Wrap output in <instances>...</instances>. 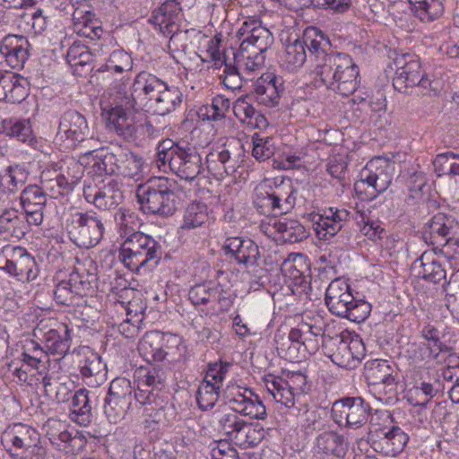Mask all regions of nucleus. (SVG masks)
<instances>
[{
  "instance_id": "f257e3e1",
  "label": "nucleus",
  "mask_w": 459,
  "mask_h": 459,
  "mask_svg": "<svg viewBox=\"0 0 459 459\" xmlns=\"http://www.w3.org/2000/svg\"><path fill=\"white\" fill-rule=\"evenodd\" d=\"M190 141L173 142L171 139L161 141L157 147L156 164L159 169H169L185 181L182 189L188 198L198 197L201 190L198 175L201 173L200 140L194 137Z\"/></svg>"
},
{
  "instance_id": "f03ea898",
  "label": "nucleus",
  "mask_w": 459,
  "mask_h": 459,
  "mask_svg": "<svg viewBox=\"0 0 459 459\" xmlns=\"http://www.w3.org/2000/svg\"><path fill=\"white\" fill-rule=\"evenodd\" d=\"M163 254L160 243L141 231H126L119 248L118 258L130 271L140 273L142 269L153 270Z\"/></svg>"
},
{
  "instance_id": "7ed1b4c3",
  "label": "nucleus",
  "mask_w": 459,
  "mask_h": 459,
  "mask_svg": "<svg viewBox=\"0 0 459 459\" xmlns=\"http://www.w3.org/2000/svg\"><path fill=\"white\" fill-rule=\"evenodd\" d=\"M175 182L165 177L149 178L136 189L137 201L144 213L172 215L177 210Z\"/></svg>"
},
{
  "instance_id": "20e7f679",
  "label": "nucleus",
  "mask_w": 459,
  "mask_h": 459,
  "mask_svg": "<svg viewBox=\"0 0 459 459\" xmlns=\"http://www.w3.org/2000/svg\"><path fill=\"white\" fill-rule=\"evenodd\" d=\"M134 379L137 383V388L134 392V400L142 405H150L154 414L149 413L152 420L155 423H163L164 416L163 399L160 393L165 386L167 379L166 371L154 365L141 367L134 372Z\"/></svg>"
},
{
  "instance_id": "39448f33",
  "label": "nucleus",
  "mask_w": 459,
  "mask_h": 459,
  "mask_svg": "<svg viewBox=\"0 0 459 459\" xmlns=\"http://www.w3.org/2000/svg\"><path fill=\"white\" fill-rule=\"evenodd\" d=\"M394 173V163L377 157L369 160L359 173L354 184L357 195L361 200L370 201L390 186Z\"/></svg>"
},
{
  "instance_id": "423d86ee",
  "label": "nucleus",
  "mask_w": 459,
  "mask_h": 459,
  "mask_svg": "<svg viewBox=\"0 0 459 459\" xmlns=\"http://www.w3.org/2000/svg\"><path fill=\"white\" fill-rule=\"evenodd\" d=\"M116 91L114 107L108 111L107 123L110 130L127 141H131L137 118L135 111L139 108L132 96L126 92V82L121 81L114 86Z\"/></svg>"
},
{
  "instance_id": "0eeeda50",
  "label": "nucleus",
  "mask_w": 459,
  "mask_h": 459,
  "mask_svg": "<svg viewBox=\"0 0 459 459\" xmlns=\"http://www.w3.org/2000/svg\"><path fill=\"white\" fill-rule=\"evenodd\" d=\"M323 349L335 365L346 369L356 368L366 354L362 340L351 338L348 333L324 337Z\"/></svg>"
},
{
  "instance_id": "6e6552de",
  "label": "nucleus",
  "mask_w": 459,
  "mask_h": 459,
  "mask_svg": "<svg viewBox=\"0 0 459 459\" xmlns=\"http://www.w3.org/2000/svg\"><path fill=\"white\" fill-rule=\"evenodd\" d=\"M68 237L80 248H91L103 238L105 227L100 216L93 211L77 212L66 222Z\"/></svg>"
},
{
  "instance_id": "1a4fd4ad",
  "label": "nucleus",
  "mask_w": 459,
  "mask_h": 459,
  "mask_svg": "<svg viewBox=\"0 0 459 459\" xmlns=\"http://www.w3.org/2000/svg\"><path fill=\"white\" fill-rule=\"evenodd\" d=\"M371 411L361 396H345L333 403L331 418L339 427L357 429L368 422Z\"/></svg>"
},
{
  "instance_id": "9d476101",
  "label": "nucleus",
  "mask_w": 459,
  "mask_h": 459,
  "mask_svg": "<svg viewBox=\"0 0 459 459\" xmlns=\"http://www.w3.org/2000/svg\"><path fill=\"white\" fill-rule=\"evenodd\" d=\"M0 269L19 281H34L39 275L35 258L26 248L5 245L0 250Z\"/></svg>"
},
{
  "instance_id": "9b49d317",
  "label": "nucleus",
  "mask_w": 459,
  "mask_h": 459,
  "mask_svg": "<svg viewBox=\"0 0 459 459\" xmlns=\"http://www.w3.org/2000/svg\"><path fill=\"white\" fill-rule=\"evenodd\" d=\"M122 81L126 82V95L132 96L135 104L139 108H145L148 112L151 110L152 99L159 98L168 86L156 75L144 71L135 76L133 83L129 82L128 78H123Z\"/></svg>"
},
{
  "instance_id": "f8f14e48",
  "label": "nucleus",
  "mask_w": 459,
  "mask_h": 459,
  "mask_svg": "<svg viewBox=\"0 0 459 459\" xmlns=\"http://www.w3.org/2000/svg\"><path fill=\"white\" fill-rule=\"evenodd\" d=\"M459 233V221L452 215L438 212L424 223L420 234L422 240L435 249L446 246L449 238Z\"/></svg>"
},
{
  "instance_id": "ddd939ff",
  "label": "nucleus",
  "mask_w": 459,
  "mask_h": 459,
  "mask_svg": "<svg viewBox=\"0 0 459 459\" xmlns=\"http://www.w3.org/2000/svg\"><path fill=\"white\" fill-rule=\"evenodd\" d=\"M237 37L241 41V55L248 51L265 53L274 40L271 31L255 19L244 22L237 32Z\"/></svg>"
},
{
  "instance_id": "4468645a",
  "label": "nucleus",
  "mask_w": 459,
  "mask_h": 459,
  "mask_svg": "<svg viewBox=\"0 0 459 459\" xmlns=\"http://www.w3.org/2000/svg\"><path fill=\"white\" fill-rule=\"evenodd\" d=\"M203 39H209L206 41V53L209 57H203V64L213 62V66L215 68L221 67L224 65L225 75L231 74H242L240 73L242 67L237 65L234 59L232 64L227 62V57H229V54L226 50L227 44L224 42V37L221 32H218L213 29L212 23H209L204 27V30H203Z\"/></svg>"
},
{
  "instance_id": "2eb2a0df",
  "label": "nucleus",
  "mask_w": 459,
  "mask_h": 459,
  "mask_svg": "<svg viewBox=\"0 0 459 459\" xmlns=\"http://www.w3.org/2000/svg\"><path fill=\"white\" fill-rule=\"evenodd\" d=\"M351 212L330 207L323 213H311L310 221L319 239L329 240L342 231L351 220Z\"/></svg>"
},
{
  "instance_id": "dca6fc26",
  "label": "nucleus",
  "mask_w": 459,
  "mask_h": 459,
  "mask_svg": "<svg viewBox=\"0 0 459 459\" xmlns=\"http://www.w3.org/2000/svg\"><path fill=\"white\" fill-rule=\"evenodd\" d=\"M395 76L394 88L400 92H406L408 88L415 87L421 81V65L420 58L411 53L400 54L394 59Z\"/></svg>"
},
{
  "instance_id": "f3484780",
  "label": "nucleus",
  "mask_w": 459,
  "mask_h": 459,
  "mask_svg": "<svg viewBox=\"0 0 459 459\" xmlns=\"http://www.w3.org/2000/svg\"><path fill=\"white\" fill-rule=\"evenodd\" d=\"M364 377L369 385L383 386L386 394H397L398 373L387 360L372 359L364 365Z\"/></svg>"
},
{
  "instance_id": "a211bd4d",
  "label": "nucleus",
  "mask_w": 459,
  "mask_h": 459,
  "mask_svg": "<svg viewBox=\"0 0 459 459\" xmlns=\"http://www.w3.org/2000/svg\"><path fill=\"white\" fill-rule=\"evenodd\" d=\"M371 447L385 456L394 457L402 453L409 441L408 435L399 427L376 430L369 438Z\"/></svg>"
},
{
  "instance_id": "6ab92c4d",
  "label": "nucleus",
  "mask_w": 459,
  "mask_h": 459,
  "mask_svg": "<svg viewBox=\"0 0 459 459\" xmlns=\"http://www.w3.org/2000/svg\"><path fill=\"white\" fill-rule=\"evenodd\" d=\"M6 443L11 444L8 448L12 455H21V459H27L22 455L26 452H32L39 442V434L32 427L15 423L4 433Z\"/></svg>"
},
{
  "instance_id": "aec40b11",
  "label": "nucleus",
  "mask_w": 459,
  "mask_h": 459,
  "mask_svg": "<svg viewBox=\"0 0 459 459\" xmlns=\"http://www.w3.org/2000/svg\"><path fill=\"white\" fill-rule=\"evenodd\" d=\"M182 10L177 0H166L152 11L149 22L159 27L164 36L172 38L179 30Z\"/></svg>"
},
{
  "instance_id": "412c9836",
  "label": "nucleus",
  "mask_w": 459,
  "mask_h": 459,
  "mask_svg": "<svg viewBox=\"0 0 459 459\" xmlns=\"http://www.w3.org/2000/svg\"><path fill=\"white\" fill-rule=\"evenodd\" d=\"M58 134H64L74 144L91 139L93 135L85 116L75 109H68L61 115Z\"/></svg>"
},
{
  "instance_id": "4be33fe9",
  "label": "nucleus",
  "mask_w": 459,
  "mask_h": 459,
  "mask_svg": "<svg viewBox=\"0 0 459 459\" xmlns=\"http://www.w3.org/2000/svg\"><path fill=\"white\" fill-rule=\"evenodd\" d=\"M47 195L38 185H29L22 191L20 203L30 224L39 226L43 222Z\"/></svg>"
},
{
  "instance_id": "5701e85b",
  "label": "nucleus",
  "mask_w": 459,
  "mask_h": 459,
  "mask_svg": "<svg viewBox=\"0 0 459 459\" xmlns=\"http://www.w3.org/2000/svg\"><path fill=\"white\" fill-rule=\"evenodd\" d=\"M230 364L213 362L208 364L205 376L203 377V389L205 390V396L203 395V411L214 407L220 397L221 383L228 372Z\"/></svg>"
},
{
  "instance_id": "b1692460",
  "label": "nucleus",
  "mask_w": 459,
  "mask_h": 459,
  "mask_svg": "<svg viewBox=\"0 0 459 459\" xmlns=\"http://www.w3.org/2000/svg\"><path fill=\"white\" fill-rule=\"evenodd\" d=\"M350 58L347 54L331 51L314 64V73L327 89H331L340 72L347 67Z\"/></svg>"
},
{
  "instance_id": "393cba45",
  "label": "nucleus",
  "mask_w": 459,
  "mask_h": 459,
  "mask_svg": "<svg viewBox=\"0 0 459 459\" xmlns=\"http://www.w3.org/2000/svg\"><path fill=\"white\" fill-rule=\"evenodd\" d=\"M30 47L25 37L9 34L1 41L0 53L10 67L21 69L30 56Z\"/></svg>"
},
{
  "instance_id": "a878e982",
  "label": "nucleus",
  "mask_w": 459,
  "mask_h": 459,
  "mask_svg": "<svg viewBox=\"0 0 459 459\" xmlns=\"http://www.w3.org/2000/svg\"><path fill=\"white\" fill-rule=\"evenodd\" d=\"M73 30L75 33L91 39H100L104 32L102 22L89 6L81 4L72 13Z\"/></svg>"
},
{
  "instance_id": "bb28decb",
  "label": "nucleus",
  "mask_w": 459,
  "mask_h": 459,
  "mask_svg": "<svg viewBox=\"0 0 459 459\" xmlns=\"http://www.w3.org/2000/svg\"><path fill=\"white\" fill-rule=\"evenodd\" d=\"M283 81L273 74H262L253 83V93L257 101L266 107L279 104L281 93L283 91Z\"/></svg>"
},
{
  "instance_id": "cd10ccee",
  "label": "nucleus",
  "mask_w": 459,
  "mask_h": 459,
  "mask_svg": "<svg viewBox=\"0 0 459 459\" xmlns=\"http://www.w3.org/2000/svg\"><path fill=\"white\" fill-rule=\"evenodd\" d=\"M225 254L238 264H255L260 256L258 246L250 238H228L223 245Z\"/></svg>"
},
{
  "instance_id": "c85d7f7f",
  "label": "nucleus",
  "mask_w": 459,
  "mask_h": 459,
  "mask_svg": "<svg viewBox=\"0 0 459 459\" xmlns=\"http://www.w3.org/2000/svg\"><path fill=\"white\" fill-rule=\"evenodd\" d=\"M353 300L351 286L346 280L335 278L328 285L325 291V302L328 310L335 315L343 312V305Z\"/></svg>"
},
{
  "instance_id": "c756f323",
  "label": "nucleus",
  "mask_w": 459,
  "mask_h": 459,
  "mask_svg": "<svg viewBox=\"0 0 459 459\" xmlns=\"http://www.w3.org/2000/svg\"><path fill=\"white\" fill-rule=\"evenodd\" d=\"M302 41L305 49L308 51V57L316 64L320 57L329 55L331 42L329 38L318 28L310 26L303 31Z\"/></svg>"
},
{
  "instance_id": "7c9ffc66",
  "label": "nucleus",
  "mask_w": 459,
  "mask_h": 459,
  "mask_svg": "<svg viewBox=\"0 0 459 459\" xmlns=\"http://www.w3.org/2000/svg\"><path fill=\"white\" fill-rule=\"evenodd\" d=\"M80 373L85 385L98 387L107 379V365L97 353H91L80 363Z\"/></svg>"
},
{
  "instance_id": "2f4dec72",
  "label": "nucleus",
  "mask_w": 459,
  "mask_h": 459,
  "mask_svg": "<svg viewBox=\"0 0 459 459\" xmlns=\"http://www.w3.org/2000/svg\"><path fill=\"white\" fill-rule=\"evenodd\" d=\"M317 454L344 457L348 451V442L335 431H325L318 435L315 446Z\"/></svg>"
},
{
  "instance_id": "473e14b6",
  "label": "nucleus",
  "mask_w": 459,
  "mask_h": 459,
  "mask_svg": "<svg viewBox=\"0 0 459 459\" xmlns=\"http://www.w3.org/2000/svg\"><path fill=\"white\" fill-rule=\"evenodd\" d=\"M29 178L24 164L14 163L0 172V188L4 194L13 195L23 186Z\"/></svg>"
},
{
  "instance_id": "72a5a7b5",
  "label": "nucleus",
  "mask_w": 459,
  "mask_h": 459,
  "mask_svg": "<svg viewBox=\"0 0 459 459\" xmlns=\"http://www.w3.org/2000/svg\"><path fill=\"white\" fill-rule=\"evenodd\" d=\"M265 387L277 403H281L287 408L294 407L300 398L296 395L285 379L269 376L264 378Z\"/></svg>"
},
{
  "instance_id": "f704fd0d",
  "label": "nucleus",
  "mask_w": 459,
  "mask_h": 459,
  "mask_svg": "<svg viewBox=\"0 0 459 459\" xmlns=\"http://www.w3.org/2000/svg\"><path fill=\"white\" fill-rule=\"evenodd\" d=\"M143 167L142 157L129 150L118 148L117 175L137 181L143 177Z\"/></svg>"
},
{
  "instance_id": "c9c22d12",
  "label": "nucleus",
  "mask_w": 459,
  "mask_h": 459,
  "mask_svg": "<svg viewBox=\"0 0 459 459\" xmlns=\"http://www.w3.org/2000/svg\"><path fill=\"white\" fill-rule=\"evenodd\" d=\"M271 190L275 214L287 213L295 206L297 191L290 180L287 182L281 180L280 184L271 187Z\"/></svg>"
},
{
  "instance_id": "e433bc0d",
  "label": "nucleus",
  "mask_w": 459,
  "mask_h": 459,
  "mask_svg": "<svg viewBox=\"0 0 459 459\" xmlns=\"http://www.w3.org/2000/svg\"><path fill=\"white\" fill-rule=\"evenodd\" d=\"M89 392L79 389L71 397L70 419L81 426H87L91 421V407L89 404Z\"/></svg>"
},
{
  "instance_id": "4c0bfd02",
  "label": "nucleus",
  "mask_w": 459,
  "mask_h": 459,
  "mask_svg": "<svg viewBox=\"0 0 459 459\" xmlns=\"http://www.w3.org/2000/svg\"><path fill=\"white\" fill-rule=\"evenodd\" d=\"M71 330L66 325H60L56 329H50L44 334L45 343L51 354L65 356L71 344Z\"/></svg>"
},
{
  "instance_id": "58836bf2",
  "label": "nucleus",
  "mask_w": 459,
  "mask_h": 459,
  "mask_svg": "<svg viewBox=\"0 0 459 459\" xmlns=\"http://www.w3.org/2000/svg\"><path fill=\"white\" fill-rule=\"evenodd\" d=\"M26 215L19 214L17 210H6L0 215V231L7 232L11 236L22 238L30 230Z\"/></svg>"
},
{
  "instance_id": "ea45409f",
  "label": "nucleus",
  "mask_w": 459,
  "mask_h": 459,
  "mask_svg": "<svg viewBox=\"0 0 459 459\" xmlns=\"http://www.w3.org/2000/svg\"><path fill=\"white\" fill-rule=\"evenodd\" d=\"M182 101V93L177 87H166L159 98L152 99L151 102V110L149 112L165 116L172 112Z\"/></svg>"
},
{
  "instance_id": "a19ab883",
  "label": "nucleus",
  "mask_w": 459,
  "mask_h": 459,
  "mask_svg": "<svg viewBox=\"0 0 459 459\" xmlns=\"http://www.w3.org/2000/svg\"><path fill=\"white\" fill-rule=\"evenodd\" d=\"M346 66L345 69L340 72L336 78V83L331 88V90L342 96L351 95L359 86V67L353 63L351 57Z\"/></svg>"
},
{
  "instance_id": "79ce46f5",
  "label": "nucleus",
  "mask_w": 459,
  "mask_h": 459,
  "mask_svg": "<svg viewBox=\"0 0 459 459\" xmlns=\"http://www.w3.org/2000/svg\"><path fill=\"white\" fill-rule=\"evenodd\" d=\"M124 195L119 184L109 179L100 186L96 208L103 211L115 209L123 201Z\"/></svg>"
},
{
  "instance_id": "37998d69",
  "label": "nucleus",
  "mask_w": 459,
  "mask_h": 459,
  "mask_svg": "<svg viewBox=\"0 0 459 459\" xmlns=\"http://www.w3.org/2000/svg\"><path fill=\"white\" fill-rule=\"evenodd\" d=\"M273 228L285 243L301 242L309 236L307 229L296 220L277 221L273 223Z\"/></svg>"
},
{
  "instance_id": "c03bdc74",
  "label": "nucleus",
  "mask_w": 459,
  "mask_h": 459,
  "mask_svg": "<svg viewBox=\"0 0 459 459\" xmlns=\"http://www.w3.org/2000/svg\"><path fill=\"white\" fill-rule=\"evenodd\" d=\"M42 384L46 395L55 398L58 403L68 402L73 395L74 384L70 380L62 382L60 378H53L50 375L46 374L43 377Z\"/></svg>"
},
{
  "instance_id": "a18cd8bd",
  "label": "nucleus",
  "mask_w": 459,
  "mask_h": 459,
  "mask_svg": "<svg viewBox=\"0 0 459 459\" xmlns=\"http://www.w3.org/2000/svg\"><path fill=\"white\" fill-rule=\"evenodd\" d=\"M4 92L2 93L1 101L9 103H20L28 96L25 88L26 80L15 73L7 74Z\"/></svg>"
},
{
  "instance_id": "49530a36",
  "label": "nucleus",
  "mask_w": 459,
  "mask_h": 459,
  "mask_svg": "<svg viewBox=\"0 0 459 459\" xmlns=\"http://www.w3.org/2000/svg\"><path fill=\"white\" fill-rule=\"evenodd\" d=\"M343 305V312L336 313L335 316L346 318L351 322L361 323L364 322L371 312V304L363 299L353 296V300Z\"/></svg>"
},
{
  "instance_id": "de8ad7c7",
  "label": "nucleus",
  "mask_w": 459,
  "mask_h": 459,
  "mask_svg": "<svg viewBox=\"0 0 459 459\" xmlns=\"http://www.w3.org/2000/svg\"><path fill=\"white\" fill-rule=\"evenodd\" d=\"M70 286L73 287L74 293L80 298L82 304L86 302L85 297L90 295L94 290V283L96 281V276L93 273L88 272L79 273L74 271L70 273L69 279L67 280Z\"/></svg>"
},
{
  "instance_id": "09e8293b",
  "label": "nucleus",
  "mask_w": 459,
  "mask_h": 459,
  "mask_svg": "<svg viewBox=\"0 0 459 459\" xmlns=\"http://www.w3.org/2000/svg\"><path fill=\"white\" fill-rule=\"evenodd\" d=\"M3 129L6 135L16 138L20 142L31 143L34 140L30 123L27 119H4Z\"/></svg>"
},
{
  "instance_id": "8fccbe9b",
  "label": "nucleus",
  "mask_w": 459,
  "mask_h": 459,
  "mask_svg": "<svg viewBox=\"0 0 459 459\" xmlns=\"http://www.w3.org/2000/svg\"><path fill=\"white\" fill-rule=\"evenodd\" d=\"M230 155L228 150L219 147L218 150L210 151L206 154L207 171L213 176L216 186H219L220 178L226 171L225 163L230 160Z\"/></svg>"
},
{
  "instance_id": "3c124183",
  "label": "nucleus",
  "mask_w": 459,
  "mask_h": 459,
  "mask_svg": "<svg viewBox=\"0 0 459 459\" xmlns=\"http://www.w3.org/2000/svg\"><path fill=\"white\" fill-rule=\"evenodd\" d=\"M160 333L158 332L149 333L144 335L139 344V351L145 357H151L154 361L165 359L168 352L164 351L163 344H160Z\"/></svg>"
},
{
  "instance_id": "603ef678",
  "label": "nucleus",
  "mask_w": 459,
  "mask_h": 459,
  "mask_svg": "<svg viewBox=\"0 0 459 459\" xmlns=\"http://www.w3.org/2000/svg\"><path fill=\"white\" fill-rule=\"evenodd\" d=\"M445 12L444 0H425L416 5L413 14L422 22H432L439 19Z\"/></svg>"
},
{
  "instance_id": "864d4df0",
  "label": "nucleus",
  "mask_w": 459,
  "mask_h": 459,
  "mask_svg": "<svg viewBox=\"0 0 459 459\" xmlns=\"http://www.w3.org/2000/svg\"><path fill=\"white\" fill-rule=\"evenodd\" d=\"M135 391L129 379L116 377L111 381L107 395L131 406Z\"/></svg>"
},
{
  "instance_id": "5fc2aeb1",
  "label": "nucleus",
  "mask_w": 459,
  "mask_h": 459,
  "mask_svg": "<svg viewBox=\"0 0 459 459\" xmlns=\"http://www.w3.org/2000/svg\"><path fill=\"white\" fill-rule=\"evenodd\" d=\"M322 320H318L315 323L303 322V329L307 332L304 335L305 350L310 353L316 352L319 346H323V338L330 337L325 335V331L322 325Z\"/></svg>"
},
{
  "instance_id": "6e6d98bb",
  "label": "nucleus",
  "mask_w": 459,
  "mask_h": 459,
  "mask_svg": "<svg viewBox=\"0 0 459 459\" xmlns=\"http://www.w3.org/2000/svg\"><path fill=\"white\" fill-rule=\"evenodd\" d=\"M232 54L235 63L242 67L244 72H255L261 70L264 65L265 53L248 51L244 52V55H241L240 49H238V52H235L232 49Z\"/></svg>"
},
{
  "instance_id": "4d7b16f0",
  "label": "nucleus",
  "mask_w": 459,
  "mask_h": 459,
  "mask_svg": "<svg viewBox=\"0 0 459 459\" xmlns=\"http://www.w3.org/2000/svg\"><path fill=\"white\" fill-rule=\"evenodd\" d=\"M418 261L420 262V266L422 267V279L435 284L439 283L441 281H444L445 284L449 283V281H446V270L443 268L440 262L437 260L429 262L425 254L414 263L416 264Z\"/></svg>"
},
{
  "instance_id": "13d9d810",
  "label": "nucleus",
  "mask_w": 459,
  "mask_h": 459,
  "mask_svg": "<svg viewBox=\"0 0 459 459\" xmlns=\"http://www.w3.org/2000/svg\"><path fill=\"white\" fill-rule=\"evenodd\" d=\"M133 67V59L131 56L123 49L114 50L108 56L107 63L101 65L98 71H115L123 73L130 71Z\"/></svg>"
},
{
  "instance_id": "bf43d9fd",
  "label": "nucleus",
  "mask_w": 459,
  "mask_h": 459,
  "mask_svg": "<svg viewBox=\"0 0 459 459\" xmlns=\"http://www.w3.org/2000/svg\"><path fill=\"white\" fill-rule=\"evenodd\" d=\"M229 108V100L221 95L207 99L203 105V122L204 120L216 121L223 117L224 111Z\"/></svg>"
},
{
  "instance_id": "052dcab7",
  "label": "nucleus",
  "mask_w": 459,
  "mask_h": 459,
  "mask_svg": "<svg viewBox=\"0 0 459 459\" xmlns=\"http://www.w3.org/2000/svg\"><path fill=\"white\" fill-rule=\"evenodd\" d=\"M54 299L61 306L80 307L83 305L68 281H62L56 286Z\"/></svg>"
},
{
  "instance_id": "680f3d73",
  "label": "nucleus",
  "mask_w": 459,
  "mask_h": 459,
  "mask_svg": "<svg viewBox=\"0 0 459 459\" xmlns=\"http://www.w3.org/2000/svg\"><path fill=\"white\" fill-rule=\"evenodd\" d=\"M130 407V405L107 395L103 410L108 420L116 424L125 418Z\"/></svg>"
},
{
  "instance_id": "e2e57ef3",
  "label": "nucleus",
  "mask_w": 459,
  "mask_h": 459,
  "mask_svg": "<svg viewBox=\"0 0 459 459\" xmlns=\"http://www.w3.org/2000/svg\"><path fill=\"white\" fill-rule=\"evenodd\" d=\"M207 182L212 186V188L204 189L203 186V212H205L208 216L211 215V218L214 220L215 215L221 210L219 186L215 185L216 188H214L213 183L210 179Z\"/></svg>"
},
{
  "instance_id": "0e129e2a",
  "label": "nucleus",
  "mask_w": 459,
  "mask_h": 459,
  "mask_svg": "<svg viewBox=\"0 0 459 459\" xmlns=\"http://www.w3.org/2000/svg\"><path fill=\"white\" fill-rule=\"evenodd\" d=\"M91 59L92 55L88 47L81 42H74L66 54V61L71 66H83Z\"/></svg>"
},
{
  "instance_id": "69168bd1",
  "label": "nucleus",
  "mask_w": 459,
  "mask_h": 459,
  "mask_svg": "<svg viewBox=\"0 0 459 459\" xmlns=\"http://www.w3.org/2000/svg\"><path fill=\"white\" fill-rule=\"evenodd\" d=\"M308 55L300 39L286 46L285 61L292 68L301 67Z\"/></svg>"
},
{
  "instance_id": "338daca9",
  "label": "nucleus",
  "mask_w": 459,
  "mask_h": 459,
  "mask_svg": "<svg viewBox=\"0 0 459 459\" xmlns=\"http://www.w3.org/2000/svg\"><path fill=\"white\" fill-rule=\"evenodd\" d=\"M254 158L258 161H264L274 154V147L271 137L261 138L258 134L252 137Z\"/></svg>"
},
{
  "instance_id": "774afa93",
  "label": "nucleus",
  "mask_w": 459,
  "mask_h": 459,
  "mask_svg": "<svg viewBox=\"0 0 459 459\" xmlns=\"http://www.w3.org/2000/svg\"><path fill=\"white\" fill-rule=\"evenodd\" d=\"M205 459H239L236 449L226 442L212 441L205 451Z\"/></svg>"
}]
</instances>
